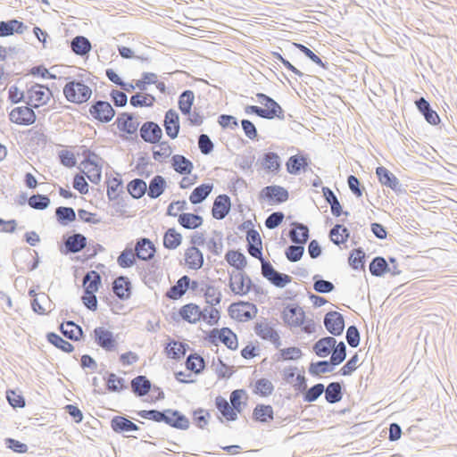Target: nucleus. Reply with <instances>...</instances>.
Instances as JSON below:
<instances>
[{
  "mask_svg": "<svg viewBox=\"0 0 457 457\" xmlns=\"http://www.w3.org/2000/svg\"><path fill=\"white\" fill-rule=\"evenodd\" d=\"M291 227L288 237L295 245H289L286 249L285 254L289 262H296L300 261L303 255L304 245L310 237V230L307 225L298 221L292 222Z\"/></svg>",
  "mask_w": 457,
  "mask_h": 457,
  "instance_id": "f03ea898",
  "label": "nucleus"
},
{
  "mask_svg": "<svg viewBox=\"0 0 457 457\" xmlns=\"http://www.w3.org/2000/svg\"><path fill=\"white\" fill-rule=\"evenodd\" d=\"M188 289H189L188 276L183 275L165 293V297L170 300H174V301L179 300L187 293V291Z\"/></svg>",
  "mask_w": 457,
  "mask_h": 457,
  "instance_id": "393cba45",
  "label": "nucleus"
},
{
  "mask_svg": "<svg viewBox=\"0 0 457 457\" xmlns=\"http://www.w3.org/2000/svg\"><path fill=\"white\" fill-rule=\"evenodd\" d=\"M418 111L424 116L427 122L431 125H437L440 122V117L436 111H434L430 104L424 98L420 97L415 101Z\"/></svg>",
  "mask_w": 457,
  "mask_h": 457,
  "instance_id": "5701e85b",
  "label": "nucleus"
},
{
  "mask_svg": "<svg viewBox=\"0 0 457 457\" xmlns=\"http://www.w3.org/2000/svg\"><path fill=\"white\" fill-rule=\"evenodd\" d=\"M52 96L53 93L47 87L35 83L27 87L25 103L32 108H38L46 104Z\"/></svg>",
  "mask_w": 457,
  "mask_h": 457,
  "instance_id": "20e7f679",
  "label": "nucleus"
},
{
  "mask_svg": "<svg viewBox=\"0 0 457 457\" xmlns=\"http://www.w3.org/2000/svg\"><path fill=\"white\" fill-rule=\"evenodd\" d=\"M324 326L328 332L335 337L341 336L345 329L344 316L336 311L327 312L323 320Z\"/></svg>",
  "mask_w": 457,
  "mask_h": 457,
  "instance_id": "f8f14e48",
  "label": "nucleus"
},
{
  "mask_svg": "<svg viewBox=\"0 0 457 457\" xmlns=\"http://www.w3.org/2000/svg\"><path fill=\"white\" fill-rule=\"evenodd\" d=\"M195 101V94L192 90H184L179 96L178 105L183 115H190Z\"/></svg>",
  "mask_w": 457,
  "mask_h": 457,
  "instance_id": "c03bdc74",
  "label": "nucleus"
},
{
  "mask_svg": "<svg viewBox=\"0 0 457 457\" xmlns=\"http://www.w3.org/2000/svg\"><path fill=\"white\" fill-rule=\"evenodd\" d=\"M260 197L273 204H279L287 202L289 198L288 191L281 186H267L260 193Z\"/></svg>",
  "mask_w": 457,
  "mask_h": 457,
  "instance_id": "4468645a",
  "label": "nucleus"
},
{
  "mask_svg": "<svg viewBox=\"0 0 457 457\" xmlns=\"http://www.w3.org/2000/svg\"><path fill=\"white\" fill-rule=\"evenodd\" d=\"M366 254L361 247L355 248L352 251L349 255L348 262L349 265L353 270H363L365 263Z\"/></svg>",
  "mask_w": 457,
  "mask_h": 457,
  "instance_id": "bf43d9fd",
  "label": "nucleus"
},
{
  "mask_svg": "<svg viewBox=\"0 0 457 457\" xmlns=\"http://www.w3.org/2000/svg\"><path fill=\"white\" fill-rule=\"evenodd\" d=\"M308 156L303 154H295L288 158L286 162L287 171L292 175H297L302 170H305L309 165Z\"/></svg>",
  "mask_w": 457,
  "mask_h": 457,
  "instance_id": "bb28decb",
  "label": "nucleus"
},
{
  "mask_svg": "<svg viewBox=\"0 0 457 457\" xmlns=\"http://www.w3.org/2000/svg\"><path fill=\"white\" fill-rule=\"evenodd\" d=\"M376 174L382 185L391 188L397 195L405 193V189L399 179L386 168L383 166L378 167L376 169Z\"/></svg>",
  "mask_w": 457,
  "mask_h": 457,
  "instance_id": "ddd939ff",
  "label": "nucleus"
},
{
  "mask_svg": "<svg viewBox=\"0 0 457 457\" xmlns=\"http://www.w3.org/2000/svg\"><path fill=\"white\" fill-rule=\"evenodd\" d=\"M231 210L230 197L226 194L219 195L213 202L212 215L216 220H223Z\"/></svg>",
  "mask_w": 457,
  "mask_h": 457,
  "instance_id": "a211bd4d",
  "label": "nucleus"
},
{
  "mask_svg": "<svg viewBox=\"0 0 457 457\" xmlns=\"http://www.w3.org/2000/svg\"><path fill=\"white\" fill-rule=\"evenodd\" d=\"M201 314L200 307L193 303H187L179 310V317L190 324L198 322L201 320Z\"/></svg>",
  "mask_w": 457,
  "mask_h": 457,
  "instance_id": "a878e982",
  "label": "nucleus"
},
{
  "mask_svg": "<svg viewBox=\"0 0 457 457\" xmlns=\"http://www.w3.org/2000/svg\"><path fill=\"white\" fill-rule=\"evenodd\" d=\"M337 340L333 337H324L319 339L312 346L313 352L320 358L327 357L335 347Z\"/></svg>",
  "mask_w": 457,
  "mask_h": 457,
  "instance_id": "2f4dec72",
  "label": "nucleus"
},
{
  "mask_svg": "<svg viewBox=\"0 0 457 457\" xmlns=\"http://www.w3.org/2000/svg\"><path fill=\"white\" fill-rule=\"evenodd\" d=\"M55 216L57 221L63 226L76 220V212L72 207H57L55 209Z\"/></svg>",
  "mask_w": 457,
  "mask_h": 457,
  "instance_id": "4d7b16f0",
  "label": "nucleus"
},
{
  "mask_svg": "<svg viewBox=\"0 0 457 457\" xmlns=\"http://www.w3.org/2000/svg\"><path fill=\"white\" fill-rule=\"evenodd\" d=\"M213 237L206 242V246L214 255H220L223 250L222 237L220 231L213 230Z\"/></svg>",
  "mask_w": 457,
  "mask_h": 457,
  "instance_id": "052dcab7",
  "label": "nucleus"
},
{
  "mask_svg": "<svg viewBox=\"0 0 457 457\" xmlns=\"http://www.w3.org/2000/svg\"><path fill=\"white\" fill-rule=\"evenodd\" d=\"M274 391V386L268 378H259L255 381L253 393L261 396H269Z\"/></svg>",
  "mask_w": 457,
  "mask_h": 457,
  "instance_id": "680f3d73",
  "label": "nucleus"
},
{
  "mask_svg": "<svg viewBox=\"0 0 457 457\" xmlns=\"http://www.w3.org/2000/svg\"><path fill=\"white\" fill-rule=\"evenodd\" d=\"M127 190L134 199H140L147 192V185L142 179H134L128 183Z\"/></svg>",
  "mask_w": 457,
  "mask_h": 457,
  "instance_id": "49530a36",
  "label": "nucleus"
},
{
  "mask_svg": "<svg viewBox=\"0 0 457 457\" xmlns=\"http://www.w3.org/2000/svg\"><path fill=\"white\" fill-rule=\"evenodd\" d=\"M188 348L187 344L172 340L167 345L165 352L169 358L179 361L186 355Z\"/></svg>",
  "mask_w": 457,
  "mask_h": 457,
  "instance_id": "ea45409f",
  "label": "nucleus"
},
{
  "mask_svg": "<svg viewBox=\"0 0 457 457\" xmlns=\"http://www.w3.org/2000/svg\"><path fill=\"white\" fill-rule=\"evenodd\" d=\"M62 92L68 102L77 104L87 102L93 94L92 89L83 80L79 79L68 81Z\"/></svg>",
  "mask_w": 457,
  "mask_h": 457,
  "instance_id": "7ed1b4c3",
  "label": "nucleus"
},
{
  "mask_svg": "<svg viewBox=\"0 0 457 457\" xmlns=\"http://www.w3.org/2000/svg\"><path fill=\"white\" fill-rule=\"evenodd\" d=\"M106 388L110 392H120L127 389L128 386L125 385V379L121 377L116 376L114 373H108L106 381Z\"/></svg>",
  "mask_w": 457,
  "mask_h": 457,
  "instance_id": "69168bd1",
  "label": "nucleus"
},
{
  "mask_svg": "<svg viewBox=\"0 0 457 457\" xmlns=\"http://www.w3.org/2000/svg\"><path fill=\"white\" fill-rule=\"evenodd\" d=\"M27 26L16 19L0 21V37H9L14 33L22 34Z\"/></svg>",
  "mask_w": 457,
  "mask_h": 457,
  "instance_id": "c756f323",
  "label": "nucleus"
},
{
  "mask_svg": "<svg viewBox=\"0 0 457 457\" xmlns=\"http://www.w3.org/2000/svg\"><path fill=\"white\" fill-rule=\"evenodd\" d=\"M170 162L173 170L181 175H189L194 169L193 162L181 154H174Z\"/></svg>",
  "mask_w": 457,
  "mask_h": 457,
  "instance_id": "72a5a7b5",
  "label": "nucleus"
},
{
  "mask_svg": "<svg viewBox=\"0 0 457 457\" xmlns=\"http://www.w3.org/2000/svg\"><path fill=\"white\" fill-rule=\"evenodd\" d=\"M84 160L81 164L87 170V178L94 184H98L102 178V166L96 160H91V156L98 158V155L89 149L83 152Z\"/></svg>",
  "mask_w": 457,
  "mask_h": 457,
  "instance_id": "0eeeda50",
  "label": "nucleus"
},
{
  "mask_svg": "<svg viewBox=\"0 0 457 457\" xmlns=\"http://www.w3.org/2000/svg\"><path fill=\"white\" fill-rule=\"evenodd\" d=\"M71 48L75 54L79 56H85L90 52L92 46L89 39L86 37L76 36L71 41Z\"/></svg>",
  "mask_w": 457,
  "mask_h": 457,
  "instance_id": "79ce46f5",
  "label": "nucleus"
},
{
  "mask_svg": "<svg viewBox=\"0 0 457 457\" xmlns=\"http://www.w3.org/2000/svg\"><path fill=\"white\" fill-rule=\"evenodd\" d=\"M254 332L262 339L270 341L276 348H278L281 345V340L278 333L265 320L255 323Z\"/></svg>",
  "mask_w": 457,
  "mask_h": 457,
  "instance_id": "f3484780",
  "label": "nucleus"
},
{
  "mask_svg": "<svg viewBox=\"0 0 457 457\" xmlns=\"http://www.w3.org/2000/svg\"><path fill=\"white\" fill-rule=\"evenodd\" d=\"M137 414L142 419L149 420L157 423L163 422L176 429L187 430L190 426L188 418L178 410H142L137 411Z\"/></svg>",
  "mask_w": 457,
  "mask_h": 457,
  "instance_id": "f257e3e1",
  "label": "nucleus"
},
{
  "mask_svg": "<svg viewBox=\"0 0 457 457\" xmlns=\"http://www.w3.org/2000/svg\"><path fill=\"white\" fill-rule=\"evenodd\" d=\"M101 276L97 271H87L83 278L84 292L96 294L101 285Z\"/></svg>",
  "mask_w": 457,
  "mask_h": 457,
  "instance_id": "37998d69",
  "label": "nucleus"
},
{
  "mask_svg": "<svg viewBox=\"0 0 457 457\" xmlns=\"http://www.w3.org/2000/svg\"><path fill=\"white\" fill-rule=\"evenodd\" d=\"M225 259L230 266L237 270H243L247 264L246 257L238 250H228L226 253Z\"/></svg>",
  "mask_w": 457,
  "mask_h": 457,
  "instance_id": "de8ad7c7",
  "label": "nucleus"
},
{
  "mask_svg": "<svg viewBox=\"0 0 457 457\" xmlns=\"http://www.w3.org/2000/svg\"><path fill=\"white\" fill-rule=\"evenodd\" d=\"M134 252L139 260L150 261L154 258L156 248L149 238L141 237L137 240Z\"/></svg>",
  "mask_w": 457,
  "mask_h": 457,
  "instance_id": "aec40b11",
  "label": "nucleus"
},
{
  "mask_svg": "<svg viewBox=\"0 0 457 457\" xmlns=\"http://www.w3.org/2000/svg\"><path fill=\"white\" fill-rule=\"evenodd\" d=\"M283 321L289 327H301L305 320V312L296 303H289L285 306L282 316Z\"/></svg>",
  "mask_w": 457,
  "mask_h": 457,
  "instance_id": "1a4fd4ad",
  "label": "nucleus"
},
{
  "mask_svg": "<svg viewBox=\"0 0 457 457\" xmlns=\"http://www.w3.org/2000/svg\"><path fill=\"white\" fill-rule=\"evenodd\" d=\"M111 428L119 434L139 430V427L125 416H114L111 420Z\"/></svg>",
  "mask_w": 457,
  "mask_h": 457,
  "instance_id": "c85d7f7f",
  "label": "nucleus"
},
{
  "mask_svg": "<svg viewBox=\"0 0 457 457\" xmlns=\"http://www.w3.org/2000/svg\"><path fill=\"white\" fill-rule=\"evenodd\" d=\"M29 205L35 210H46L51 204L50 198L46 195L36 194L28 199Z\"/></svg>",
  "mask_w": 457,
  "mask_h": 457,
  "instance_id": "e2e57ef3",
  "label": "nucleus"
},
{
  "mask_svg": "<svg viewBox=\"0 0 457 457\" xmlns=\"http://www.w3.org/2000/svg\"><path fill=\"white\" fill-rule=\"evenodd\" d=\"M313 289L320 294H328L335 289L332 282L322 278L320 275H314L312 277Z\"/></svg>",
  "mask_w": 457,
  "mask_h": 457,
  "instance_id": "0e129e2a",
  "label": "nucleus"
},
{
  "mask_svg": "<svg viewBox=\"0 0 457 457\" xmlns=\"http://www.w3.org/2000/svg\"><path fill=\"white\" fill-rule=\"evenodd\" d=\"M130 386L137 396L142 397L151 391L152 383L145 376L139 375L131 380Z\"/></svg>",
  "mask_w": 457,
  "mask_h": 457,
  "instance_id": "473e14b6",
  "label": "nucleus"
},
{
  "mask_svg": "<svg viewBox=\"0 0 457 457\" xmlns=\"http://www.w3.org/2000/svg\"><path fill=\"white\" fill-rule=\"evenodd\" d=\"M262 167L266 172L277 175L281 170V160L275 152H267L261 161Z\"/></svg>",
  "mask_w": 457,
  "mask_h": 457,
  "instance_id": "b1692460",
  "label": "nucleus"
},
{
  "mask_svg": "<svg viewBox=\"0 0 457 457\" xmlns=\"http://www.w3.org/2000/svg\"><path fill=\"white\" fill-rule=\"evenodd\" d=\"M370 272L374 277H382L387 273L389 263L382 256L374 257L369 265Z\"/></svg>",
  "mask_w": 457,
  "mask_h": 457,
  "instance_id": "a18cd8bd",
  "label": "nucleus"
},
{
  "mask_svg": "<svg viewBox=\"0 0 457 457\" xmlns=\"http://www.w3.org/2000/svg\"><path fill=\"white\" fill-rule=\"evenodd\" d=\"M112 289L113 294L121 301L129 299L132 294L131 282L126 276L116 278L112 282Z\"/></svg>",
  "mask_w": 457,
  "mask_h": 457,
  "instance_id": "6ab92c4d",
  "label": "nucleus"
},
{
  "mask_svg": "<svg viewBox=\"0 0 457 457\" xmlns=\"http://www.w3.org/2000/svg\"><path fill=\"white\" fill-rule=\"evenodd\" d=\"M182 242V236L174 228H168L163 236V246L170 250L178 248Z\"/></svg>",
  "mask_w": 457,
  "mask_h": 457,
  "instance_id": "3c124183",
  "label": "nucleus"
},
{
  "mask_svg": "<svg viewBox=\"0 0 457 457\" xmlns=\"http://www.w3.org/2000/svg\"><path fill=\"white\" fill-rule=\"evenodd\" d=\"M88 112L91 117L101 122L108 123L115 116L116 112L108 101L95 100L91 103Z\"/></svg>",
  "mask_w": 457,
  "mask_h": 457,
  "instance_id": "39448f33",
  "label": "nucleus"
},
{
  "mask_svg": "<svg viewBox=\"0 0 457 457\" xmlns=\"http://www.w3.org/2000/svg\"><path fill=\"white\" fill-rule=\"evenodd\" d=\"M141 138L149 144H158L162 137V128L154 121H145L139 129Z\"/></svg>",
  "mask_w": 457,
  "mask_h": 457,
  "instance_id": "2eb2a0df",
  "label": "nucleus"
},
{
  "mask_svg": "<svg viewBox=\"0 0 457 457\" xmlns=\"http://www.w3.org/2000/svg\"><path fill=\"white\" fill-rule=\"evenodd\" d=\"M137 256L131 247L127 246L117 258L118 265L122 269H128L134 266Z\"/></svg>",
  "mask_w": 457,
  "mask_h": 457,
  "instance_id": "13d9d810",
  "label": "nucleus"
},
{
  "mask_svg": "<svg viewBox=\"0 0 457 457\" xmlns=\"http://www.w3.org/2000/svg\"><path fill=\"white\" fill-rule=\"evenodd\" d=\"M215 406L221 415L228 421H235L237 420V415L235 414L233 408L228 403L226 398L219 395L215 399Z\"/></svg>",
  "mask_w": 457,
  "mask_h": 457,
  "instance_id": "09e8293b",
  "label": "nucleus"
},
{
  "mask_svg": "<svg viewBox=\"0 0 457 457\" xmlns=\"http://www.w3.org/2000/svg\"><path fill=\"white\" fill-rule=\"evenodd\" d=\"M178 221L186 229H195L202 226L204 219L199 214L182 212L179 215Z\"/></svg>",
  "mask_w": 457,
  "mask_h": 457,
  "instance_id": "4c0bfd02",
  "label": "nucleus"
},
{
  "mask_svg": "<svg viewBox=\"0 0 457 457\" xmlns=\"http://www.w3.org/2000/svg\"><path fill=\"white\" fill-rule=\"evenodd\" d=\"M167 187L165 179L161 175H155L149 182L147 195L152 199L161 196Z\"/></svg>",
  "mask_w": 457,
  "mask_h": 457,
  "instance_id": "58836bf2",
  "label": "nucleus"
},
{
  "mask_svg": "<svg viewBox=\"0 0 457 457\" xmlns=\"http://www.w3.org/2000/svg\"><path fill=\"white\" fill-rule=\"evenodd\" d=\"M325 399L328 403L334 404L343 398V382H331L324 390Z\"/></svg>",
  "mask_w": 457,
  "mask_h": 457,
  "instance_id": "c9c22d12",
  "label": "nucleus"
},
{
  "mask_svg": "<svg viewBox=\"0 0 457 457\" xmlns=\"http://www.w3.org/2000/svg\"><path fill=\"white\" fill-rule=\"evenodd\" d=\"M336 365L329 361H312L309 365L308 371L313 377H318L323 373L332 372Z\"/></svg>",
  "mask_w": 457,
  "mask_h": 457,
  "instance_id": "8fccbe9b",
  "label": "nucleus"
},
{
  "mask_svg": "<svg viewBox=\"0 0 457 457\" xmlns=\"http://www.w3.org/2000/svg\"><path fill=\"white\" fill-rule=\"evenodd\" d=\"M186 367L188 370L200 374L205 368L204 359L198 353H190L187 357Z\"/></svg>",
  "mask_w": 457,
  "mask_h": 457,
  "instance_id": "5fc2aeb1",
  "label": "nucleus"
},
{
  "mask_svg": "<svg viewBox=\"0 0 457 457\" xmlns=\"http://www.w3.org/2000/svg\"><path fill=\"white\" fill-rule=\"evenodd\" d=\"M163 127L168 137L171 139L178 137L180 125L179 113L175 110L170 109L165 112Z\"/></svg>",
  "mask_w": 457,
  "mask_h": 457,
  "instance_id": "412c9836",
  "label": "nucleus"
},
{
  "mask_svg": "<svg viewBox=\"0 0 457 457\" xmlns=\"http://www.w3.org/2000/svg\"><path fill=\"white\" fill-rule=\"evenodd\" d=\"M274 411L270 404L258 403L253 411V420L260 423H267L273 420Z\"/></svg>",
  "mask_w": 457,
  "mask_h": 457,
  "instance_id": "f704fd0d",
  "label": "nucleus"
},
{
  "mask_svg": "<svg viewBox=\"0 0 457 457\" xmlns=\"http://www.w3.org/2000/svg\"><path fill=\"white\" fill-rule=\"evenodd\" d=\"M346 358V345L343 341L337 342L335 347L332 348L330 361L334 365L341 364Z\"/></svg>",
  "mask_w": 457,
  "mask_h": 457,
  "instance_id": "338daca9",
  "label": "nucleus"
},
{
  "mask_svg": "<svg viewBox=\"0 0 457 457\" xmlns=\"http://www.w3.org/2000/svg\"><path fill=\"white\" fill-rule=\"evenodd\" d=\"M62 334L68 339L78 341L83 336V329L72 320L62 323L59 327Z\"/></svg>",
  "mask_w": 457,
  "mask_h": 457,
  "instance_id": "e433bc0d",
  "label": "nucleus"
},
{
  "mask_svg": "<svg viewBox=\"0 0 457 457\" xmlns=\"http://www.w3.org/2000/svg\"><path fill=\"white\" fill-rule=\"evenodd\" d=\"M9 120L18 125L29 126L36 122L37 115L31 106H19L11 111Z\"/></svg>",
  "mask_w": 457,
  "mask_h": 457,
  "instance_id": "9d476101",
  "label": "nucleus"
},
{
  "mask_svg": "<svg viewBox=\"0 0 457 457\" xmlns=\"http://www.w3.org/2000/svg\"><path fill=\"white\" fill-rule=\"evenodd\" d=\"M93 332L95 342L98 346L108 352L115 349L117 342L112 331L104 327H96Z\"/></svg>",
  "mask_w": 457,
  "mask_h": 457,
  "instance_id": "dca6fc26",
  "label": "nucleus"
},
{
  "mask_svg": "<svg viewBox=\"0 0 457 457\" xmlns=\"http://www.w3.org/2000/svg\"><path fill=\"white\" fill-rule=\"evenodd\" d=\"M116 124L120 131L132 135L137 131L139 122L135 120L134 114L121 112L119 114Z\"/></svg>",
  "mask_w": 457,
  "mask_h": 457,
  "instance_id": "4be33fe9",
  "label": "nucleus"
},
{
  "mask_svg": "<svg viewBox=\"0 0 457 457\" xmlns=\"http://www.w3.org/2000/svg\"><path fill=\"white\" fill-rule=\"evenodd\" d=\"M185 262L188 268L197 270L204 265V254L196 246H190L185 252Z\"/></svg>",
  "mask_w": 457,
  "mask_h": 457,
  "instance_id": "7c9ffc66",
  "label": "nucleus"
},
{
  "mask_svg": "<svg viewBox=\"0 0 457 457\" xmlns=\"http://www.w3.org/2000/svg\"><path fill=\"white\" fill-rule=\"evenodd\" d=\"M246 274L243 272L230 273L229 274V287L230 290L238 295H244V287L245 282Z\"/></svg>",
  "mask_w": 457,
  "mask_h": 457,
  "instance_id": "864d4df0",
  "label": "nucleus"
},
{
  "mask_svg": "<svg viewBox=\"0 0 457 457\" xmlns=\"http://www.w3.org/2000/svg\"><path fill=\"white\" fill-rule=\"evenodd\" d=\"M87 245V237L81 233H73L71 236L63 237V246L61 252L63 254L77 253L85 249Z\"/></svg>",
  "mask_w": 457,
  "mask_h": 457,
  "instance_id": "9b49d317",
  "label": "nucleus"
},
{
  "mask_svg": "<svg viewBox=\"0 0 457 457\" xmlns=\"http://www.w3.org/2000/svg\"><path fill=\"white\" fill-rule=\"evenodd\" d=\"M228 311L232 319L238 321H247L256 315L258 309L254 303L239 302L237 303H231Z\"/></svg>",
  "mask_w": 457,
  "mask_h": 457,
  "instance_id": "423d86ee",
  "label": "nucleus"
},
{
  "mask_svg": "<svg viewBox=\"0 0 457 457\" xmlns=\"http://www.w3.org/2000/svg\"><path fill=\"white\" fill-rule=\"evenodd\" d=\"M156 99L152 94H141L137 93L133 95L129 99V104L133 107H153Z\"/></svg>",
  "mask_w": 457,
  "mask_h": 457,
  "instance_id": "603ef678",
  "label": "nucleus"
},
{
  "mask_svg": "<svg viewBox=\"0 0 457 457\" xmlns=\"http://www.w3.org/2000/svg\"><path fill=\"white\" fill-rule=\"evenodd\" d=\"M213 189V185L209 183H204L196 187L191 192L189 195V201L193 204H198L203 203L212 193Z\"/></svg>",
  "mask_w": 457,
  "mask_h": 457,
  "instance_id": "a19ab883",
  "label": "nucleus"
},
{
  "mask_svg": "<svg viewBox=\"0 0 457 457\" xmlns=\"http://www.w3.org/2000/svg\"><path fill=\"white\" fill-rule=\"evenodd\" d=\"M200 294H203L206 303L212 306L220 304L222 299V294L218 287L204 281L201 282Z\"/></svg>",
  "mask_w": 457,
  "mask_h": 457,
  "instance_id": "cd10ccee",
  "label": "nucleus"
},
{
  "mask_svg": "<svg viewBox=\"0 0 457 457\" xmlns=\"http://www.w3.org/2000/svg\"><path fill=\"white\" fill-rule=\"evenodd\" d=\"M201 320L205 321L210 326L218 324L220 320V311L213 306H206L201 310Z\"/></svg>",
  "mask_w": 457,
  "mask_h": 457,
  "instance_id": "774afa93",
  "label": "nucleus"
},
{
  "mask_svg": "<svg viewBox=\"0 0 457 457\" xmlns=\"http://www.w3.org/2000/svg\"><path fill=\"white\" fill-rule=\"evenodd\" d=\"M46 339L50 344L64 353H70L74 350V346L70 342L54 332H48L46 334Z\"/></svg>",
  "mask_w": 457,
  "mask_h": 457,
  "instance_id": "6e6d98bb",
  "label": "nucleus"
},
{
  "mask_svg": "<svg viewBox=\"0 0 457 457\" xmlns=\"http://www.w3.org/2000/svg\"><path fill=\"white\" fill-rule=\"evenodd\" d=\"M262 275L273 286L284 287L292 281V277L281 273L274 269L270 262H263L262 266Z\"/></svg>",
  "mask_w": 457,
  "mask_h": 457,
  "instance_id": "6e6552de",
  "label": "nucleus"
}]
</instances>
